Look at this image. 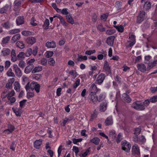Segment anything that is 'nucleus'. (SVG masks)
<instances>
[{"instance_id": "1", "label": "nucleus", "mask_w": 157, "mask_h": 157, "mask_svg": "<svg viewBox=\"0 0 157 157\" xmlns=\"http://www.w3.org/2000/svg\"><path fill=\"white\" fill-rule=\"evenodd\" d=\"M132 107L134 109L139 111L144 110L145 107L140 101H136L134 102L132 105Z\"/></svg>"}, {"instance_id": "2", "label": "nucleus", "mask_w": 157, "mask_h": 157, "mask_svg": "<svg viewBox=\"0 0 157 157\" xmlns=\"http://www.w3.org/2000/svg\"><path fill=\"white\" fill-rule=\"evenodd\" d=\"M121 148L122 150L127 152H129L130 150L131 145L129 142L126 140L122 141L121 142Z\"/></svg>"}, {"instance_id": "3", "label": "nucleus", "mask_w": 157, "mask_h": 157, "mask_svg": "<svg viewBox=\"0 0 157 157\" xmlns=\"http://www.w3.org/2000/svg\"><path fill=\"white\" fill-rule=\"evenodd\" d=\"M104 72L106 73L107 76L111 75L112 74L111 67L107 60L105 61L103 67Z\"/></svg>"}, {"instance_id": "4", "label": "nucleus", "mask_w": 157, "mask_h": 157, "mask_svg": "<svg viewBox=\"0 0 157 157\" xmlns=\"http://www.w3.org/2000/svg\"><path fill=\"white\" fill-rule=\"evenodd\" d=\"M105 77L106 75L105 74L101 73L99 74L95 81V84L99 85H101L103 82Z\"/></svg>"}, {"instance_id": "5", "label": "nucleus", "mask_w": 157, "mask_h": 157, "mask_svg": "<svg viewBox=\"0 0 157 157\" xmlns=\"http://www.w3.org/2000/svg\"><path fill=\"white\" fill-rule=\"evenodd\" d=\"M40 85L37 82H33L30 84V89L32 90H35L37 93L40 92Z\"/></svg>"}, {"instance_id": "6", "label": "nucleus", "mask_w": 157, "mask_h": 157, "mask_svg": "<svg viewBox=\"0 0 157 157\" xmlns=\"http://www.w3.org/2000/svg\"><path fill=\"white\" fill-rule=\"evenodd\" d=\"M101 90L100 89L97 88L95 83L92 84L89 89L90 93H96L98 92H100Z\"/></svg>"}, {"instance_id": "7", "label": "nucleus", "mask_w": 157, "mask_h": 157, "mask_svg": "<svg viewBox=\"0 0 157 157\" xmlns=\"http://www.w3.org/2000/svg\"><path fill=\"white\" fill-rule=\"evenodd\" d=\"M145 15V12L144 11H141L139 13L137 18V22L140 23L144 21Z\"/></svg>"}, {"instance_id": "8", "label": "nucleus", "mask_w": 157, "mask_h": 157, "mask_svg": "<svg viewBox=\"0 0 157 157\" xmlns=\"http://www.w3.org/2000/svg\"><path fill=\"white\" fill-rule=\"evenodd\" d=\"M13 69L15 71L16 75L17 76L20 77L22 76V71L17 64H15L13 65Z\"/></svg>"}, {"instance_id": "9", "label": "nucleus", "mask_w": 157, "mask_h": 157, "mask_svg": "<svg viewBox=\"0 0 157 157\" xmlns=\"http://www.w3.org/2000/svg\"><path fill=\"white\" fill-rule=\"evenodd\" d=\"M115 39V37L114 36H109L107 38L106 42L109 46H113Z\"/></svg>"}, {"instance_id": "10", "label": "nucleus", "mask_w": 157, "mask_h": 157, "mask_svg": "<svg viewBox=\"0 0 157 157\" xmlns=\"http://www.w3.org/2000/svg\"><path fill=\"white\" fill-rule=\"evenodd\" d=\"M132 154L134 155H140V150L139 146L137 144H135L132 147Z\"/></svg>"}, {"instance_id": "11", "label": "nucleus", "mask_w": 157, "mask_h": 157, "mask_svg": "<svg viewBox=\"0 0 157 157\" xmlns=\"http://www.w3.org/2000/svg\"><path fill=\"white\" fill-rule=\"evenodd\" d=\"M89 97L91 101L94 104L98 101V97L96 95V93H90Z\"/></svg>"}, {"instance_id": "12", "label": "nucleus", "mask_w": 157, "mask_h": 157, "mask_svg": "<svg viewBox=\"0 0 157 157\" xmlns=\"http://www.w3.org/2000/svg\"><path fill=\"white\" fill-rule=\"evenodd\" d=\"M137 67L138 70L142 72H144L147 70L146 66L143 63L138 64L137 65Z\"/></svg>"}, {"instance_id": "13", "label": "nucleus", "mask_w": 157, "mask_h": 157, "mask_svg": "<svg viewBox=\"0 0 157 157\" xmlns=\"http://www.w3.org/2000/svg\"><path fill=\"white\" fill-rule=\"evenodd\" d=\"M24 17L23 16H19L17 17L16 19V23L17 25L23 24L24 23Z\"/></svg>"}, {"instance_id": "14", "label": "nucleus", "mask_w": 157, "mask_h": 157, "mask_svg": "<svg viewBox=\"0 0 157 157\" xmlns=\"http://www.w3.org/2000/svg\"><path fill=\"white\" fill-rule=\"evenodd\" d=\"M45 46L48 48H55L56 47V43L53 41L51 42H47L45 44Z\"/></svg>"}, {"instance_id": "15", "label": "nucleus", "mask_w": 157, "mask_h": 157, "mask_svg": "<svg viewBox=\"0 0 157 157\" xmlns=\"http://www.w3.org/2000/svg\"><path fill=\"white\" fill-rule=\"evenodd\" d=\"M42 142V140L41 139L36 140L33 143V146L36 149H39Z\"/></svg>"}, {"instance_id": "16", "label": "nucleus", "mask_w": 157, "mask_h": 157, "mask_svg": "<svg viewBox=\"0 0 157 157\" xmlns=\"http://www.w3.org/2000/svg\"><path fill=\"white\" fill-rule=\"evenodd\" d=\"M26 41L28 44L32 45L36 42V39L33 36L29 37L26 39Z\"/></svg>"}, {"instance_id": "17", "label": "nucleus", "mask_w": 157, "mask_h": 157, "mask_svg": "<svg viewBox=\"0 0 157 157\" xmlns=\"http://www.w3.org/2000/svg\"><path fill=\"white\" fill-rule=\"evenodd\" d=\"M11 52L10 50L8 48H4L1 51V55L4 56L9 55Z\"/></svg>"}, {"instance_id": "18", "label": "nucleus", "mask_w": 157, "mask_h": 157, "mask_svg": "<svg viewBox=\"0 0 157 157\" xmlns=\"http://www.w3.org/2000/svg\"><path fill=\"white\" fill-rule=\"evenodd\" d=\"M113 123L112 117L109 116L105 120V124L106 126H109L112 125Z\"/></svg>"}, {"instance_id": "19", "label": "nucleus", "mask_w": 157, "mask_h": 157, "mask_svg": "<svg viewBox=\"0 0 157 157\" xmlns=\"http://www.w3.org/2000/svg\"><path fill=\"white\" fill-rule=\"evenodd\" d=\"M34 65L33 64H30L29 65L27 66L25 68L24 72L25 73L28 74L34 68Z\"/></svg>"}, {"instance_id": "20", "label": "nucleus", "mask_w": 157, "mask_h": 157, "mask_svg": "<svg viewBox=\"0 0 157 157\" xmlns=\"http://www.w3.org/2000/svg\"><path fill=\"white\" fill-rule=\"evenodd\" d=\"M107 104L106 102H104L100 104L99 110L101 112H105L107 109Z\"/></svg>"}, {"instance_id": "21", "label": "nucleus", "mask_w": 157, "mask_h": 157, "mask_svg": "<svg viewBox=\"0 0 157 157\" xmlns=\"http://www.w3.org/2000/svg\"><path fill=\"white\" fill-rule=\"evenodd\" d=\"M67 21L71 24L73 25L75 24L74 21L71 16V14H69L68 15H66L65 16Z\"/></svg>"}, {"instance_id": "22", "label": "nucleus", "mask_w": 157, "mask_h": 157, "mask_svg": "<svg viewBox=\"0 0 157 157\" xmlns=\"http://www.w3.org/2000/svg\"><path fill=\"white\" fill-rule=\"evenodd\" d=\"M50 22L49 20L46 18L44 21L43 25H42V27L44 30H47L48 29Z\"/></svg>"}, {"instance_id": "23", "label": "nucleus", "mask_w": 157, "mask_h": 157, "mask_svg": "<svg viewBox=\"0 0 157 157\" xmlns=\"http://www.w3.org/2000/svg\"><path fill=\"white\" fill-rule=\"evenodd\" d=\"M11 60L13 62H15L17 60V56L15 53V51L14 49H12L11 52Z\"/></svg>"}, {"instance_id": "24", "label": "nucleus", "mask_w": 157, "mask_h": 157, "mask_svg": "<svg viewBox=\"0 0 157 157\" xmlns=\"http://www.w3.org/2000/svg\"><path fill=\"white\" fill-rule=\"evenodd\" d=\"M123 133H122L120 132L118 134L115 139L116 140L117 144H118L121 142L123 139Z\"/></svg>"}, {"instance_id": "25", "label": "nucleus", "mask_w": 157, "mask_h": 157, "mask_svg": "<svg viewBox=\"0 0 157 157\" xmlns=\"http://www.w3.org/2000/svg\"><path fill=\"white\" fill-rule=\"evenodd\" d=\"M156 65H157V60H154L153 62L148 63L147 68L150 69Z\"/></svg>"}, {"instance_id": "26", "label": "nucleus", "mask_w": 157, "mask_h": 157, "mask_svg": "<svg viewBox=\"0 0 157 157\" xmlns=\"http://www.w3.org/2000/svg\"><path fill=\"white\" fill-rule=\"evenodd\" d=\"M25 56V53L22 52H20L17 56V60H23L24 59Z\"/></svg>"}, {"instance_id": "27", "label": "nucleus", "mask_w": 157, "mask_h": 157, "mask_svg": "<svg viewBox=\"0 0 157 157\" xmlns=\"http://www.w3.org/2000/svg\"><path fill=\"white\" fill-rule=\"evenodd\" d=\"M123 97L124 101L128 103H129L131 102L132 99L128 95L126 94H123Z\"/></svg>"}, {"instance_id": "28", "label": "nucleus", "mask_w": 157, "mask_h": 157, "mask_svg": "<svg viewBox=\"0 0 157 157\" xmlns=\"http://www.w3.org/2000/svg\"><path fill=\"white\" fill-rule=\"evenodd\" d=\"M100 141V139L99 138L97 137H94L92 139L90 140V142L97 145L99 144Z\"/></svg>"}, {"instance_id": "29", "label": "nucleus", "mask_w": 157, "mask_h": 157, "mask_svg": "<svg viewBox=\"0 0 157 157\" xmlns=\"http://www.w3.org/2000/svg\"><path fill=\"white\" fill-rule=\"evenodd\" d=\"M10 38V37L9 36L3 37L2 40V45H5L8 43Z\"/></svg>"}, {"instance_id": "30", "label": "nucleus", "mask_w": 157, "mask_h": 157, "mask_svg": "<svg viewBox=\"0 0 157 157\" xmlns=\"http://www.w3.org/2000/svg\"><path fill=\"white\" fill-rule=\"evenodd\" d=\"M80 79L78 78H77L76 79L75 82L72 85V87L74 90V91L77 87L79 85L80 83Z\"/></svg>"}, {"instance_id": "31", "label": "nucleus", "mask_w": 157, "mask_h": 157, "mask_svg": "<svg viewBox=\"0 0 157 157\" xmlns=\"http://www.w3.org/2000/svg\"><path fill=\"white\" fill-rule=\"evenodd\" d=\"M59 19L62 25L64 27H66L68 25V24L65 21L62 16L59 17Z\"/></svg>"}, {"instance_id": "32", "label": "nucleus", "mask_w": 157, "mask_h": 157, "mask_svg": "<svg viewBox=\"0 0 157 157\" xmlns=\"http://www.w3.org/2000/svg\"><path fill=\"white\" fill-rule=\"evenodd\" d=\"M42 70V67L41 66H38L37 67H35L32 71V73H34L36 72H38L41 71Z\"/></svg>"}, {"instance_id": "33", "label": "nucleus", "mask_w": 157, "mask_h": 157, "mask_svg": "<svg viewBox=\"0 0 157 157\" xmlns=\"http://www.w3.org/2000/svg\"><path fill=\"white\" fill-rule=\"evenodd\" d=\"M12 110L13 112L15 113V115L17 116L21 117V113L19 109L12 108Z\"/></svg>"}, {"instance_id": "34", "label": "nucleus", "mask_w": 157, "mask_h": 157, "mask_svg": "<svg viewBox=\"0 0 157 157\" xmlns=\"http://www.w3.org/2000/svg\"><path fill=\"white\" fill-rule=\"evenodd\" d=\"M91 148L90 147H88L86 149V151L82 154L79 155V156L80 157H86L89 153L90 151Z\"/></svg>"}, {"instance_id": "35", "label": "nucleus", "mask_w": 157, "mask_h": 157, "mask_svg": "<svg viewBox=\"0 0 157 157\" xmlns=\"http://www.w3.org/2000/svg\"><path fill=\"white\" fill-rule=\"evenodd\" d=\"M113 26L116 29L118 32L120 33H122L123 32L124 27L122 25H120L119 26L114 25Z\"/></svg>"}, {"instance_id": "36", "label": "nucleus", "mask_w": 157, "mask_h": 157, "mask_svg": "<svg viewBox=\"0 0 157 157\" xmlns=\"http://www.w3.org/2000/svg\"><path fill=\"white\" fill-rule=\"evenodd\" d=\"M21 37V35L19 34L14 35L12 37V40L13 43L15 42L17 40H19Z\"/></svg>"}, {"instance_id": "37", "label": "nucleus", "mask_w": 157, "mask_h": 157, "mask_svg": "<svg viewBox=\"0 0 157 157\" xmlns=\"http://www.w3.org/2000/svg\"><path fill=\"white\" fill-rule=\"evenodd\" d=\"M151 5L150 2H146L144 6V9L146 11L148 10L151 7Z\"/></svg>"}, {"instance_id": "38", "label": "nucleus", "mask_w": 157, "mask_h": 157, "mask_svg": "<svg viewBox=\"0 0 157 157\" xmlns=\"http://www.w3.org/2000/svg\"><path fill=\"white\" fill-rule=\"evenodd\" d=\"M97 28L100 32H103L105 31V28L103 27L101 24H100L97 26Z\"/></svg>"}, {"instance_id": "39", "label": "nucleus", "mask_w": 157, "mask_h": 157, "mask_svg": "<svg viewBox=\"0 0 157 157\" xmlns=\"http://www.w3.org/2000/svg\"><path fill=\"white\" fill-rule=\"evenodd\" d=\"M17 46L21 49H23L25 48V44L21 41H18L16 44Z\"/></svg>"}, {"instance_id": "40", "label": "nucleus", "mask_w": 157, "mask_h": 157, "mask_svg": "<svg viewBox=\"0 0 157 157\" xmlns=\"http://www.w3.org/2000/svg\"><path fill=\"white\" fill-rule=\"evenodd\" d=\"M116 30L115 29H109L105 31V33L108 35H112L115 33Z\"/></svg>"}, {"instance_id": "41", "label": "nucleus", "mask_w": 157, "mask_h": 157, "mask_svg": "<svg viewBox=\"0 0 157 157\" xmlns=\"http://www.w3.org/2000/svg\"><path fill=\"white\" fill-rule=\"evenodd\" d=\"M115 6L117 10H120L121 8L122 2L119 1L116 2Z\"/></svg>"}, {"instance_id": "42", "label": "nucleus", "mask_w": 157, "mask_h": 157, "mask_svg": "<svg viewBox=\"0 0 157 157\" xmlns=\"http://www.w3.org/2000/svg\"><path fill=\"white\" fill-rule=\"evenodd\" d=\"M109 135L110 137H111L113 140H115L116 138L117 135L115 131L113 130L110 132Z\"/></svg>"}, {"instance_id": "43", "label": "nucleus", "mask_w": 157, "mask_h": 157, "mask_svg": "<svg viewBox=\"0 0 157 157\" xmlns=\"http://www.w3.org/2000/svg\"><path fill=\"white\" fill-rule=\"evenodd\" d=\"M20 32V30L18 29H15L9 31V34L11 35L18 33Z\"/></svg>"}, {"instance_id": "44", "label": "nucleus", "mask_w": 157, "mask_h": 157, "mask_svg": "<svg viewBox=\"0 0 157 157\" xmlns=\"http://www.w3.org/2000/svg\"><path fill=\"white\" fill-rule=\"evenodd\" d=\"M20 84L17 82H15L14 83V89L17 92L20 91Z\"/></svg>"}, {"instance_id": "45", "label": "nucleus", "mask_w": 157, "mask_h": 157, "mask_svg": "<svg viewBox=\"0 0 157 157\" xmlns=\"http://www.w3.org/2000/svg\"><path fill=\"white\" fill-rule=\"evenodd\" d=\"M87 59V57L86 56H82L81 55H79L78 56V60L81 62L83 60H86Z\"/></svg>"}, {"instance_id": "46", "label": "nucleus", "mask_w": 157, "mask_h": 157, "mask_svg": "<svg viewBox=\"0 0 157 157\" xmlns=\"http://www.w3.org/2000/svg\"><path fill=\"white\" fill-rule=\"evenodd\" d=\"M2 26L4 28L6 29H9L10 28V25L9 21L3 23L2 24Z\"/></svg>"}, {"instance_id": "47", "label": "nucleus", "mask_w": 157, "mask_h": 157, "mask_svg": "<svg viewBox=\"0 0 157 157\" xmlns=\"http://www.w3.org/2000/svg\"><path fill=\"white\" fill-rule=\"evenodd\" d=\"M6 75L9 77H14V73L12 72V70L11 68H10L6 73Z\"/></svg>"}, {"instance_id": "48", "label": "nucleus", "mask_w": 157, "mask_h": 157, "mask_svg": "<svg viewBox=\"0 0 157 157\" xmlns=\"http://www.w3.org/2000/svg\"><path fill=\"white\" fill-rule=\"evenodd\" d=\"M82 140V138H73L72 139L73 143L75 144H76L78 145V144H77V143L78 142H81Z\"/></svg>"}, {"instance_id": "49", "label": "nucleus", "mask_w": 157, "mask_h": 157, "mask_svg": "<svg viewBox=\"0 0 157 157\" xmlns=\"http://www.w3.org/2000/svg\"><path fill=\"white\" fill-rule=\"evenodd\" d=\"M8 8V5L2 8L0 10V13L1 14L6 13Z\"/></svg>"}, {"instance_id": "50", "label": "nucleus", "mask_w": 157, "mask_h": 157, "mask_svg": "<svg viewBox=\"0 0 157 157\" xmlns=\"http://www.w3.org/2000/svg\"><path fill=\"white\" fill-rule=\"evenodd\" d=\"M46 57L47 58H49L52 57L54 53L53 52L51 51H47L46 52Z\"/></svg>"}, {"instance_id": "51", "label": "nucleus", "mask_w": 157, "mask_h": 157, "mask_svg": "<svg viewBox=\"0 0 157 157\" xmlns=\"http://www.w3.org/2000/svg\"><path fill=\"white\" fill-rule=\"evenodd\" d=\"M32 32L30 31L26 30H24L21 32L22 34L25 36L31 35L32 34Z\"/></svg>"}, {"instance_id": "52", "label": "nucleus", "mask_w": 157, "mask_h": 157, "mask_svg": "<svg viewBox=\"0 0 157 157\" xmlns=\"http://www.w3.org/2000/svg\"><path fill=\"white\" fill-rule=\"evenodd\" d=\"M105 98V96L103 93H101L98 97V101L99 102H100L103 100Z\"/></svg>"}, {"instance_id": "53", "label": "nucleus", "mask_w": 157, "mask_h": 157, "mask_svg": "<svg viewBox=\"0 0 157 157\" xmlns=\"http://www.w3.org/2000/svg\"><path fill=\"white\" fill-rule=\"evenodd\" d=\"M34 96V93L33 92H28L26 94L27 98L29 99H30V98H32Z\"/></svg>"}, {"instance_id": "54", "label": "nucleus", "mask_w": 157, "mask_h": 157, "mask_svg": "<svg viewBox=\"0 0 157 157\" xmlns=\"http://www.w3.org/2000/svg\"><path fill=\"white\" fill-rule=\"evenodd\" d=\"M32 50L31 48H29L27 50L25 54V56L27 57L29 56L32 54Z\"/></svg>"}, {"instance_id": "55", "label": "nucleus", "mask_w": 157, "mask_h": 157, "mask_svg": "<svg viewBox=\"0 0 157 157\" xmlns=\"http://www.w3.org/2000/svg\"><path fill=\"white\" fill-rule=\"evenodd\" d=\"M68 9L66 8L63 9L61 12V14L64 15H68L69 13L68 11Z\"/></svg>"}, {"instance_id": "56", "label": "nucleus", "mask_w": 157, "mask_h": 157, "mask_svg": "<svg viewBox=\"0 0 157 157\" xmlns=\"http://www.w3.org/2000/svg\"><path fill=\"white\" fill-rule=\"evenodd\" d=\"M27 101L26 99H24L19 102V106L21 108H22L24 107Z\"/></svg>"}, {"instance_id": "57", "label": "nucleus", "mask_w": 157, "mask_h": 157, "mask_svg": "<svg viewBox=\"0 0 157 157\" xmlns=\"http://www.w3.org/2000/svg\"><path fill=\"white\" fill-rule=\"evenodd\" d=\"M150 102L155 103L157 101V95L154 96L150 98L149 99Z\"/></svg>"}, {"instance_id": "58", "label": "nucleus", "mask_w": 157, "mask_h": 157, "mask_svg": "<svg viewBox=\"0 0 157 157\" xmlns=\"http://www.w3.org/2000/svg\"><path fill=\"white\" fill-rule=\"evenodd\" d=\"M151 19L154 21H157V10H155V13L152 14Z\"/></svg>"}, {"instance_id": "59", "label": "nucleus", "mask_w": 157, "mask_h": 157, "mask_svg": "<svg viewBox=\"0 0 157 157\" xmlns=\"http://www.w3.org/2000/svg\"><path fill=\"white\" fill-rule=\"evenodd\" d=\"M109 16V13H106L103 14L101 16V20H104L105 21Z\"/></svg>"}, {"instance_id": "60", "label": "nucleus", "mask_w": 157, "mask_h": 157, "mask_svg": "<svg viewBox=\"0 0 157 157\" xmlns=\"http://www.w3.org/2000/svg\"><path fill=\"white\" fill-rule=\"evenodd\" d=\"M96 52L95 50H87L85 52V54L88 55H90L93 54L94 53Z\"/></svg>"}, {"instance_id": "61", "label": "nucleus", "mask_w": 157, "mask_h": 157, "mask_svg": "<svg viewBox=\"0 0 157 157\" xmlns=\"http://www.w3.org/2000/svg\"><path fill=\"white\" fill-rule=\"evenodd\" d=\"M16 147V144H15L14 141H13L11 145L10 146V149L12 150L13 151H15V148Z\"/></svg>"}, {"instance_id": "62", "label": "nucleus", "mask_w": 157, "mask_h": 157, "mask_svg": "<svg viewBox=\"0 0 157 157\" xmlns=\"http://www.w3.org/2000/svg\"><path fill=\"white\" fill-rule=\"evenodd\" d=\"M141 128L140 127L136 128L135 129L134 134L136 136H137L138 135L140 134L141 132Z\"/></svg>"}, {"instance_id": "63", "label": "nucleus", "mask_w": 157, "mask_h": 157, "mask_svg": "<svg viewBox=\"0 0 157 157\" xmlns=\"http://www.w3.org/2000/svg\"><path fill=\"white\" fill-rule=\"evenodd\" d=\"M55 62V61L53 58H51L49 59L48 63L50 65L53 66Z\"/></svg>"}, {"instance_id": "64", "label": "nucleus", "mask_w": 157, "mask_h": 157, "mask_svg": "<svg viewBox=\"0 0 157 157\" xmlns=\"http://www.w3.org/2000/svg\"><path fill=\"white\" fill-rule=\"evenodd\" d=\"M47 62V60L45 58H43L42 59L40 60V64L43 65H46Z\"/></svg>"}]
</instances>
